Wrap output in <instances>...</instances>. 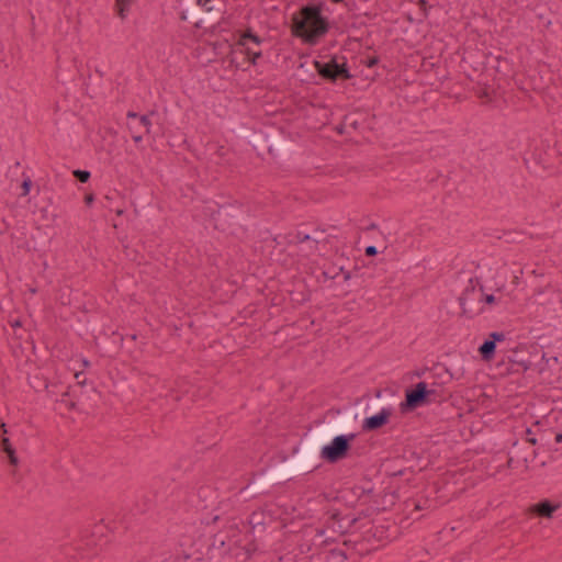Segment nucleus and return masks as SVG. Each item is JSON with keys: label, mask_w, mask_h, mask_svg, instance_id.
<instances>
[{"label": "nucleus", "mask_w": 562, "mask_h": 562, "mask_svg": "<svg viewBox=\"0 0 562 562\" xmlns=\"http://www.w3.org/2000/svg\"><path fill=\"white\" fill-rule=\"evenodd\" d=\"M333 518L337 519L338 518V514H334Z\"/></svg>", "instance_id": "nucleus-52"}, {"label": "nucleus", "mask_w": 562, "mask_h": 562, "mask_svg": "<svg viewBox=\"0 0 562 562\" xmlns=\"http://www.w3.org/2000/svg\"><path fill=\"white\" fill-rule=\"evenodd\" d=\"M94 201V195L93 193H88L85 195V203L87 206H90Z\"/></svg>", "instance_id": "nucleus-33"}, {"label": "nucleus", "mask_w": 562, "mask_h": 562, "mask_svg": "<svg viewBox=\"0 0 562 562\" xmlns=\"http://www.w3.org/2000/svg\"><path fill=\"white\" fill-rule=\"evenodd\" d=\"M524 442H526L530 447L537 445L538 442L537 438L532 436V431L530 428L526 429V440Z\"/></svg>", "instance_id": "nucleus-29"}, {"label": "nucleus", "mask_w": 562, "mask_h": 562, "mask_svg": "<svg viewBox=\"0 0 562 562\" xmlns=\"http://www.w3.org/2000/svg\"><path fill=\"white\" fill-rule=\"evenodd\" d=\"M349 542H350V541L345 540V541H344V544L348 546V544H349Z\"/></svg>", "instance_id": "nucleus-53"}, {"label": "nucleus", "mask_w": 562, "mask_h": 562, "mask_svg": "<svg viewBox=\"0 0 562 562\" xmlns=\"http://www.w3.org/2000/svg\"><path fill=\"white\" fill-rule=\"evenodd\" d=\"M220 7L217 0H196L194 5L188 3V8L181 11L180 19L194 21L195 26L201 27L216 20Z\"/></svg>", "instance_id": "nucleus-3"}, {"label": "nucleus", "mask_w": 562, "mask_h": 562, "mask_svg": "<svg viewBox=\"0 0 562 562\" xmlns=\"http://www.w3.org/2000/svg\"><path fill=\"white\" fill-rule=\"evenodd\" d=\"M249 41L255 43L257 46L260 45L262 42V40L257 34L252 33L250 30H247L240 35L238 45L246 46Z\"/></svg>", "instance_id": "nucleus-18"}, {"label": "nucleus", "mask_w": 562, "mask_h": 562, "mask_svg": "<svg viewBox=\"0 0 562 562\" xmlns=\"http://www.w3.org/2000/svg\"><path fill=\"white\" fill-rule=\"evenodd\" d=\"M350 126L353 127L355 130L358 127V123L357 121H353L350 123Z\"/></svg>", "instance_id": "nucleus-40"}, {"label": "nucleus", "mask_w": 562, "mask_h": 562, "mask_svg": "<svg viewBox=\"0 0 562 562\" xmlns=\"http://www.w3.org/2000/svg\"><path fill=\"white\" fill-rule=\"evenodd\" d=\"M470 283L471 285L468 286L464 290L463 294L459 297V303L462 307V314L467 315L468 317H471L473 314V299H471L470 296H473V294H475V289L472 285V280H470Z\"/></svg>", "instance_id": "nucleus-15"}, {"label": "nucleus", "mask_w": 562, "mask_h": 562, "mask_svg": "<svg viewBox=\"0 0 562 562\" xmlns=\"http://www.w3.org/2000/svg\"><path fill=\"white\" fill-rule=\"evenodd\" d=\"M391 409L382 408V411L373 416L367 417L363 420L362 429L364 431L376 430L389 423Z\"/></svg>", "instance_id": "nucleus-12"}, {"label": "nucleus", "mask_w": 562, "mask_h": 562, "mask_svg": "<svg viewBox=\"0 0 562 562\" xmlns=\"http://www.w3.org/2000/svg\"><path fill=\"white\" fill-rule=\"evenodd\" d=\"M131 339L135 340L136 339V335H132Z\"/></svg>", "instance_id": "nucleus-50"}, {"label": "nucleus", "mask_w": 562, "mask_h": 562, "mask_svg": "<svg viewBox=\"0 0 562 562\" xmlns=\"http://www.w3.org/2000/svg\"><path fill=\"white\" fill-rule=\"evenodd\" d=\"M537 451L526 442L515 441L509 451L507 468L522 469L525 472L531 470L537 459Z\"/></svg>", "instance_id": "nucleus-6"}, {"label": "nucleus", "mask_w": 562, "mask_h": 562, "mask_svg": "<svg viewBox=\"0 0 562 562\" xmlns=\"http://www.w3.org/2000/svg\"><path fill=\"white\" fill-rule=\"evenodd\" d=\"M210 551L217 553L218 555L228 553L229 548L226 547V540L224 535L216 533L213 536L212 542L210 544Z\"/></svg>", "instance_id": "nucleus-16"}, {"label": "nucleus", "mask_w": 562, "mask_h": 562, "mask_svg": "<svg viewBox=\"0 0 562 562\" xmlns=\"http://www.w3.org/2000/svg\"><path fill=\"white\" fill-rule=\"evenodd\" d=\"M379 57L378 56H368L364 60V65L369 68H372L379 64Z\"/></svg>", "instance_id": "nucleus-30"}, {"label": "nucleus", "mask_w": 562, "mask_h": 562, "mask_svg": "<svg viewBox=\"0 0 562 562\" xmlns=\"http://www.w3.org/2000/svg\"><path fill=\"white\" fill-rule=\"evenodd\" d=\"M428 394V383L425 381L418 382L413 387L405 391V400L401 403V412L407 413L425 404H430Z\"/></svg>", "instance_id": "nucleus-9"}, {"label": "nucleus", "mask_w": 562, "mask_h": 562, "mask_svg": "<svg viewBox=\"0 0 562 562\" xmlns=\"http://www.w3.org/2000/svg\"><path fill=\"white\" fill-rule=\"evenodd\" d=\"M348 120H349V117L345 116L344 123L336 127L337 133H339V134H344L345 133V125L348 122Z\"/></svg>", "instance_id": "nucleus-34"}, {"label": "nucleus", "mask_w": 562, "mask_h": 562, "mask_svg": "<svg viewBox=\"0 0 562 562\" xmlns=\"http://www.w3.org/2000/svg\"><path fill=\"white\" fill-rule=\"evenodd\" d=\"M418 5H419V8H420L424 12H426V10H427V1H426V0H419V1H418Z\"/></svg>", "instance_id": "nucleus-35"}, {"label": "nucleus", "mask_w": 562, "mask_h": 562, "mask_svg": "<svg viewBox=\"0 0 562 562\" xmlns=\"http://www.w3.org/2000/svg\"><path fill=\"white\" fill-rule=\"evenodd\" d=\"M162 562H173V557H170L168 559H165Z\"/></svg>", "instance_id": "nucleus-43"}, {"label": "nucleus", "mask_w": 562, "mask_h": 562, "mask_svg": "<svg viewBox=\"0 0 562 562\" xmlns=\"http://www.w3.org/2000/svg\"><path fill=\"white\" fill-rule=\"evenodd\" d=\"M505 340V334L502 331H493L488 338L479 347V352L484 361H490L494 358L496 351V342Z\"/></svg>", "instance_id": "nucleus-11"}, {"label": "nucleus", "mask_w": 562, "mask_h": 562, "mask_svg": "<svg viewBox=\"0 0 562 562\" xmlns=\"http://www.w3.org/2000/svg\"><path fill=\"white\" fill-rule=\"evenodd\" d=\"M560 508V504H554L549 499H542L532 506V513L542 518H551L553 513Z\"/></svg>", "instance_id": "nucleus-14"}, {"label": "nucleus", "mask_w": 562, "mask_h": 562, "mask_svg": "<svg viewBox=\"0 0 562 562\" xmlns=\"http://www.w3.org/2000/svg\"><path fill=\"white\" fill-rule=\"evenodd\" d=\"M329 559L334 562H346L347 555L340 549H333L329 551Z\"/></svg>", "instance_id": "nucleus-24"}, {"label": "nucleus", "mask_w": 562, "mask_h": 562, "mask_svg": "<svg viewBox=\"0 0 562 562\" xmlns=\"http://www.w3.org/2000/svg\"><path fill=\"white\" fill-rule=\"evenodd\" d=\"M524 162H525V166L528 168V160L527 159H524Z\"/></svg>", "instance_id": "nucleus-47"}, {"label": "nucleus", "mask_w": 562, "mask_h": 562, "mask_svg": "<svg viewBox=\"0 0 562 562\" xmlns=\"http://www.w3.org/2000/svg\"><path fill=\"white\" fill-rule=\"evenodd\" d=\"M312 457L313 452L305 449L302 456H296L294 459L278 467L266 476L260 479H256L254 476L246 486L239 490L238 494L247 497L255 492L263 490L274 481L290 479L293 475L307 471V465L310 464Z\"/></svg>", "instance_id": "nucleus-2"}, {"label": "nucleus", "mask_w": 562, "mask_h": 562, "mask_svg": "<svg viewBox=\"0 0 562 562\" xmlns=\"http://www.w3.org/2000/svg\"><path fill=\"white\" fill-rule=\"evenodd\" d=\"M356 521H357V518H352V519H350V520H349V526H352L353 524H356Z\"/></svg>", "instance_id": "nucleus-42"}, {"label": "nucleus", "mask_w": 562, "mask_h": 562, "mask_svg": "<svg viewBox=\"0 0 562 562\" xmlns=\"http://www.w3.org/2000/svg\"><path fill=\"white\" fill-rule=\"evenodd\" d=\"M0 449L3 453L7 454L10 465L14 468L12 471V476L15 482L21 481V475L18 474L15 468H18L20 460L16 456L15 449L13 448L10 439L8 437H2L0 442Z\"/></svg>", "instance_id": "nucleus-13"}, {"label": "nucleus", "mask_w": 562, "mask_h": 562, "mask_svg": "<svg viewBox=\"0 0 562 562\" xmlns=\"http://www.w3.org/2000/svg\"><path fill=\"white\" fill-rule=\"evenodd\" d=\"M442 371L441 373H438L437 375L441 379L440 382L432 381L428 383V394L427 397L429 398V403H441L446 401L450 393L445 389V384L449 383L452 379V375L449 373V371L445 368H440Z\"/></svg>", "instance_id": "nucleus-10"}, {"label": "nucleus", "mask_w": 562, "mask_h": 562, "mask_svg": "<svg viewBox=\"0 0 562 562\" xmlns=\"http://www.w3.org/2000/svg\"><path fill=\"white\" fill-rule=\"evenodd\" d=\"M403 474V471L400 470V471H396V472H393L392 475L396 476V475H402Z\"/></svg>", "instance_id": "nucleus-41"}, {"label": "nucleus", "mask_w": 562, "mask_h": 562, "mask_svg": "<svg viewBox=\"0 0 562 562\" xmlns=\"http://www.w3.org/2000/svg\"><path fill=\"white\" fill-rule=\"evenodd\" d=\"M132 137L135 143H138L143 139L142 135H133Z\"/></svg>", "instance_id": "nucleus-36"}, {"label": "nucleus", "mask_w": 562, "mask_h": 562, "mask_svg": "<svg viewBox=\"0 0 562 562\" xmlns=\"http://www.w3.org/2000/svg\"><path fill=\"white\" fill-rule=\"evenodd\" d=\"M518 277H514V283H518Z\"/></svg>", "instance_id": "nucleus-46"}, {"label": "nucleus", "mask_w": 562, "mask_h": 562, "mask_svg": "<svg viewBox=\"0 0 562 562\" xmlns=\"http://www.w3.org/2000/svg\"><path fill=\"white\" fill-rule=\"evenodd\" d=\"M217 519H218V516H214L213 522L217 521Z\"/></svg>", "instance_id": "nucleus-49"}, {"label": "nucleus", "mask_w": 562, "mask_h": 562, "mask_svg": "<svg viewBox=\"0 0 562 562\" xmlns=\"http://www.w3.org/2000/svg\"><path fill=\"white\" fill-rule=\"evenodd\" d=\"M32 187V180L30 178H26L22 181L21 189H22V196H26L30 193Z\"/></svg>", "instance_id": "nucleus-28"}, {"label": "nucleus", "mask_w": 562, "mask_h": 562, "mask_svg": "<svg viewBox=\"0 0 562 562\" xmlns=\"http://www.w3.org/2000/svg\"><path fill=\"white\" fill-rule=\"evenodd\" d=\"M306 241H312L311 235L304 234L302 232H297L294 235V239L291 240V243H295V244H302V243H306Z\"/></svg>", "instance_id": "nucleus-26"}, {"label": "nucleus", "mask_w": 562, "mask_h": 562, "mask_svg": "<svg viewBox=\"0 0 562 562\" xmlns=\"http://www.w3.org/2000/svg\"><path fill=\"white\" fill-rule=\"evenodd\" d=\"M355 417L356 416L353 415V413H348L345 416L333 422V425L336 428L337 432H342V431L348 430L350 428Z\"/></svg>", "instance_id": "nucleus-17"}, {"label": "nucleus", "mask_w": 562, "mask_h": 562, "mask_svg": "<svg viewBox=\"0 0 562 562\" xmlns=\"http://www.w3.org/2000/svg\"><path fill=\"white\" fill-rule=\"evenodd\" d=\"M364 254L368 257H374L375 255H378V249L375 246H368L364 249Z\"/></svg>", "instance_id": "nucleus-31"}, {"label": "nucleus", "mask_w": 562, "mask_h": 562, "mask_svg": "<svg viewBox=\"0 0 562 562\" xmlns=\"http://www.w3.org/2000/svg\"><path fill=\"white\" fill-rule=\"evenodd\" d=\"M1 428H2L3 432L5 434L7 429H5V424L4 423L1 424Z\"/></svg>", "instance_id": "nucleus-44"}, {"label": "nucleus", "mask_w": 562, "mask_h": 562, "mask_svg": "<svg viewBox=\"0 0 562 562\" xmlns=\"http://www.w3.org/2000/svg\"><path fill=\"white\" fill-rule=\"evenodd\" d=\"M123 212H124V211H123V210H121V209L116 210V214H117V215H122V214H123Z\"/></svg>", "instance_id": "nucleus-45"}, {"label": "nucleus", "mask_w": 562, "mask_h": 562, "mask_svg": "<svg viewBox=\"0 0 562 562\" xmlns=\"http://www.w3.org/2000/svg\"><path fill=\"white\" fill-rule=\"evenodd\" d=\"M172 398H173L175 401H178V400H179L178 395H172Z\"/></svg>", "instance_id": "nucleus-48"}, {"label": "nucleus", "mask_w": 562, "mask_h": 562, "mask_svg": "<svg viewBox=\"0 0 562 562\" xmlns=\"http://www.w3.org/2000/svg\"><path fill=\"white\" fill-rule=\"evenodd\" d=\"M325 234V231L324 229H319V228H316L313 234L311 235V238H312V243L313 245L310 246V249L313 250V251H316L317 250V245L322 241H325L326 238L324 236Z\"/></svg>", "instance_id": "nucleus-21"}, {"label": "nucleus", "mask_w": 562, "mask_h": 562, "mask_svg": "<svg viewBox=\"0 0 562 562\" xmlns=\"http://www.w3.org/2000/svg\"><path fill=\"white\" fill-rule=\"evenodd\" d=\"M324 8L323 1L302 5L292 15L291 34L306 44L316 45L330 29L328 18L323 15Z\"/></svg>", "instance_id": "nucleus-1"}, {"label": "nucleus", "mask_w": 562, "mask_h": 562, "mask_svg": "<svg viewBox=\"0 0 562 562\" xmlns=\"http://www.w3.org/2000/svg\"><path fill=\"white\" fill-rule=\"evenodd\" d=\"M251 143L258 156L261 158L269 156L273 159L277 158L279 154L283 153L289 146V143L278 139L277 136L262 132L254 136L251 138Z\"/></svg>", "instance_id": "nucleus-7"}, {"label": "nucleus", "mask_w": 562, "mask_h": 562, "mask_svg": "<svg viewBox=\"0 0 562 562\" xmlns=\"http://www.w3.org/2000/svg\"><path fill=\"white\" fill-rule=\"evenodd\" d=\"M555 442H562V432L555 435Z\"/></svg>", "instance_id": "nucleus-37"}, {"label": "nucleus", "mask_w": 562, "mask_h": 562, "mask_svg": "<svg viewBox=\"0 0 562 562\" xmlns=\"http://www.w3.org/2000/svg\"><path fill=\"white\" fill-rule=\"evenodd\" d=\"M66 396H68V392H65L61 396V398L58 401L59 405H64L67 409L71 411L76 408V402L75 401H67Z\"/></svg>", "instance_id": "nucleus-27"}, {"label": "nucleus", "mask_w": 562, "mask_h": 562, "mask_svg": "<svg viewBox=\"0 0 562 562\" xmlns=\"http://www.w3.org/2000/svg\"><path fill=\"white\" fill-rule=\"evenodd\" d=\"M127 117L128 119H138L139 120V123L140 125L144 126L146 133H149V126H150V121H149V117L148 115H138L137 113L135 112H128L127 113Z\"/></svg>", "instance_id": "nucleus-23"}, {"label": "nucleus", "mask_w": 562, "mask_h": 562, "mask_svg": "<svg viewBox=\"0 0 562 562\" xmlns=\"http://www.w3.org/2000/svg\"><path fill=\"white\" fill-rule=\"evenodd\" d=\"M481 296L484 297V302L486 304H494L496 302V297L493 294H485V295L481 294Z\"/></svg>", "instance_id": "nucleus-32"}, {"label": "nucleus", "mask_w": 562, "mask_h": 562, "mask_svg": "<svg viewBox=\"0 0 562 562\" xmlns=\"http://www.w3.org/2000/svg\"><path fill=\"white\" fill-rule=\"evenodd\" d=\"M3 224H4V226H3V227H2V226H0V234H1V235H2V234H4V233L7 232V229H8V225H7L4 222H3Z\"/></svg>", "instance_id": "nucleus-38"}, {"label": "nucleus", "mask_w": 562, "mask_h": 562, "mask_svg": "<svg viewBox=\"0 0 562 562\" xmlns=\"http://www.w3.org/2000/svg\"><path fill=\"white\" fill-rule=\"evenodd\" d=\"M342 60L339 61V57L334 56L328 61L322 63L318 60L314 61L317 74L325 80L336 82L337 80H348L352 78L349 68L346 63V57H340Z\"/></svg>", "instance_id": "nucleus-4"}, {"label": "nucleus", "mask_w": 562, "mask_h": 562, "mask_svg": "<svg viewBox=\"0 0 562 562\" xmlns=\"http://www.w3.org/2000/svg\"><path fill=\"white\" fill-rule=\"evenodd\" d=\"M131 0H116V10L120 18L124 19L130 11Z\"/></svg>", "instance_id": "nucleus-22"}, {"label": "nucleus", "mask_w": 562, "mask_h": 562, "mask_svg": "<svg viewBox=\"0 0 562 562\" xmlns=\"http://www.w3.org/2000/svg\"><path fill=\"white\" fill-rule=\"evenodd\" d=\"M546 462L544 461H541L540 462V467H544Z\"/></svg>", "instance_id": "nucleus-51"}, {"label": "nucleus", "mask_w": 562, "mask_h": 562, "mask_svg": "<svg viewBox=\"0 0 562 562\" xmlns=\"http://www.w3.org/2000/svg\"><path fill=\"white\" fill-rule=\"evenodd\" d=\"M378 228V225L375 223H372L368 226V229H375Z\"/></svg>", "instance_id": "nucleus-39"}, {"label": "nucleus", "mask_w": 562, "mask_h": 562, "mask_svg": "<svg viewBox=\"0 0 562 562\" xmlns=\"http://www.w3.org/2000/svg\"><path fill=\"white\" fill-rule=\"evenodd\" d=\"M201 561H202V558L200 557V554L188 553L186 551L173 557V562H201Z\"/></svg>", "instance_id": "nucleus-19"}, {"label": "nucleus", "mask_w": 562, "mask_h": 562, "mask_svg": "<svg viewBox=\"0 0 562 562\" xmlns=\"http://www.w3.org/2000/svg\"><path fill=\"white\" fill-rule=\"evenodd\" d=\"M407 470L412 472V467L409 464H407Z\"/></svg>", "instance_id": "nucleus-54"}, {"label": "nucleus", "mask_w": 562, "mask_h": 562, "mask_svg": "<svg viewBox=\"0 0 562 562\" xmlns=\"http://www.w3.org/2000/svg\"><path fill=\"white\" fill-rule=\"evenodd\" d=\"M241 47L243 49L240 50V53L245 54L252 65H256L257 59L261 57V50H256L255 47H249L248 44Z\"/></svg>", "instance_id": "nucleus-20"}, {"label": "nucleus", "mask_w": 562, "mask_h": 562, "mask_svg": "<svg viewBox=\"0 0 562 562\" xmlns=\"http://www.w3.org/2000/svg\"><path fill=\"white\" fill-rule=\"evenodd\" d=\"M355 438L356 434L334 437L328 445L321 449V458L331 464L345 459L351 449V442Z\"/></svg>", "instance_id": "nucleus-5"}, {"label": "nucleus", "mask_w": 562, "mask_h": 562, "mask_svg": "<svg viewBox=\"0 0 562 562\" xmlns=\"http://www.w3.org/2000/svg\"><path fill=\"white\" fill-rule=\"evenodd\" d=\"M74 177L81 183L89 181L91 173L88 170L76 169L72 171Z\"/></svg>", "instance_id": "nucleus-25"}, {"label": "nucleus", "mask_w": 562, "mask_h": 562, "mask_svg": "<svg viewBox=\"0 0 562 562\" xmlns=\"http://www.w3.org/2000/svg\"><path fill=\"white\" fill-rule=\"evenodd\" d=\"M337 432L336 428L334 427L333 423L329 424V425H325L318 429H316L311 439L307 440L300 453L297 456H302L303 452L305 451V449H307L310 452L312 451L313 452V457L311 459V462L310 464L307 465V472H312L314 471L315 469H317L318 467H314V462L316 461V456H317V451H318V446L325 441H327L328 439H330Z\"/></svg>", "instance_id": "nucleus-8"}]
</instances>
